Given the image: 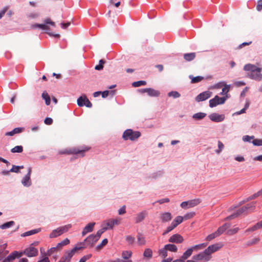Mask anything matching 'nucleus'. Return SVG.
Listing matches in <instances>:
<instances>
[{
    "label": "nucleus",
    "instance_id": "61",
    "mask_svg": "<svg viewBox=\"0 0 262 262\" xmlns=\"http://www.w3.org/2000/svg\"><path fill=\"white\" fill-rule=\"evenodd\" d=\"M194 214L195 213L194 212H190L186 214L183 217L184 218V220H187L192 218L194 216Z\"/></svg>",
    "mask_w": 262,
    "mask_h": 262
},
{
    "label": "nucleus",
    "instance_id": "27",
    "mask_svg": "<svg viewBox=\"0 0 262 262\" xmlns=\"http://www.w3.org/2000/svg\"><path fill=\"white\" fill-rule=\"evenodd\" d=\"M40 231V229H33L30 231H27L26 232H24L23 233L21 236L23 237H25L27 236H30L36 233H38Z\"/></svg>",
    "mask_w": 262,
    "mask_h": 262
},
{
    "label": "nucleus",
    "instance_id": "6",
    "mask_svg": "<svg viewBox=\"0 0 262 262\" xmlns=\"http://www.w3.org/2000/svg\"><path fill=\"white\" fill-rule=\"evenodd\" d=\"M211 256L209 255L208 253L206 252L205 250L203 252L192 256V259L204 262L208 261L211 259Z\"/></svg>",
    "mask_w": 262,
    "mask_h": 262
},
{
    "label": "nucleus",
    "instance_id": "11",
    "mask_svg": "<svg viewBox=\"0 0 262 262\" xmlns=\"http://www.w3.org/2000/svg\"><path fill=\"white\" fill-rule=\"evenodd\" d=\"M212 95V92L209 91L203 92L198 95L195 98L196 102L203 101L210 98Z\"/></svg>",
    "mask_w": 262,
    "mask_h": 262
},
{
    "label": "nucleus",
    "instance_id": "41",
    "mask_svg": "<svg viewBox=\"0 0 262 262\" xmlns=\"http://www.w3.org/2000/svg\"><path fill=\"white\" fill-rule=\"evenodd\" d=\"M152 251L151 249L149 248L145 249L143 253V256L145 257H147L148 258H150L152 257Z\"/></svg>",
    "mask_w": 262,
    "mask_h": 262
},
{
    "label": "nucleus",
    "instance_id": "33",
    "mask_svg": "<svg viewBox=\"0 0 262 262\" xmlns=\"http://www.w3.org/2000/svg\"><path fill=\"white\" fill-rule=\"evenodd\" d=\"M61 235V234L60 231H59V229L58 228L52 231V232L49 235V237L50 238H54Z\"/></svg>",
    "mask_w": 262,
    "mask_h": 262
},
{
    "label": "nucleus",
    "instance_id": "3",
    "mask_svg": "<svg viewBox=\"0 0 262 262\" xmlns=\"http://www.w3.org/2000/svg\"><path fill=\"white\" fill-rule=\"evenodd\" d=\"M98 241V239L96 238L94 234H91L83 242L78 243L77 245L79 247H82L83 249L88 247H93Z\"/></svg>",
    "mask_w": 262,
    "mask_h": 262
},
{
    "label": "nucleus",
    "instance_id": "8",
    "mask_svg": "<svg viewBox=\"0 0 262 262\" xmlns=\"http://www.w3.org/2000/svg\"><path fill=\"white\" fill-rule=\"evenodd\" d=\"M226 100V97H219L218 96H215L214 98L209 100V106L213 107L219 104H224Z\"/></svg>",
    "mask_w": 262,
    "mask_h": 262
},
{
    "label": "nucleus",
    "instance_id": "36",
    "mask_svg": "<svg viewBox=\"0 0 262 262\" xmlns=\"http://www.w3.org/2000/svg\"><path fill=\"white\" fill-rule=\"evenodd\" d=\"M72 227L71 224H68L63 226L59 227V231L61 234L67 232Z\"/></svg>",
    "mask_w": 262,
    "mask_h": 262
},
{
    "label": "nucleus",
    "instance_id": "47",
    "mask_svg": "<svg viewBox=\"0 0 262 262\" xmlns=\"http://www.w3.org/2000/svg\"><path fill=\"white\" fill-rule=\"evenodd\" d=\"M146 84V82L143 80H140L134 82L132 83V85L134 87H139L141 85H145Z\"/></svg>",
    "mask_w": 262,
    "mask_h": 262
},
{
    "label": "nucleus",
    "instance_id": "2",
    "mask_svg": "<svg viewBox=\"0 0 262 262\" xmlns=\"http://www.w3.org/2000/svg\"><path fill=\"white\" fill-rule=\"evenodd\" d=\"M141 136V133L139 131H133L131 129L125 130L122 135V138L124 140H130L135 141Z\"/></svg>",
    "mask_w": 262,
    "mask_h": 262
},
{
    "label": "nucleus",
    "instance_id": "37",
    "mask_svg": "<svg viewBox=\"0 0 262 262\" xmlns=\"http://www.w3.org/2000/svg\"><path fill=\"white\" fill-rule=\"evenodd\" d=\"M70 243V240L66 238L62 241H61L60 243H59L57 246L59 248V249L60 250L63 246L68 245Z\"/></svg>",
    "mask_w": 262,
    "mask_h": 262
},
{
    "label": "nucleus",
    "instance_id": "5",
    "mask_svg": "<svg viewBox=\"0 0 262 262\" xmlns=\"http://www.w3.org/2000/svg\"><path fill=\"white\" fill-rule=\"evenodd\" d=\"M82 249V247L78 246L77 244L72 250L66 251L64 255L62 256V258L63 259L65 262H70L71 258L73 256L75 253L77 251Z\"/></svg>",
    "mask_w": 262,
    "mask_h": 262
},
{
    "label": "nucleus",
    "instance_id": "21",
    "mask_svg": "<svg viewBox=\"0 0 262 262\" xmlns=\"http://www.w3.org/2000/svg\"><path fill=\"white\" fill-rule=\"evenodd\" d=\"M160 219L162 222H168L171 220L172 215L170 212H164L161 214Z\"/></svg>",
    "mask_w": 262,
    "mask_h": 262
},
{
    "label": "nucleus",
    "instance_id": "43",
    "mask_svg": "<svg viewBox=\"0 0 262 262\" xmlns=\"http://www.w3.org/2000/svg\"><path fill=\"white\" fill-rule=\"evenodd\" d=\"M23 151V147L21 145H17L11 149L12 153L18 152L20 153Z\"/></svg>",
    "mask_w": 262,
    "mask_h": 262
},
{
    "label": "nucleus",
    "instance_id": "42",
    "mask_svg": "<svg viewBox=\"0 0 262 262\" xmlns=\"http://www.w3.org/2000/svg\"><path fill=\"white\" fill-rule=\"evenodd\" d=\"M255 202H251L249 204H247L245 206L246 207L247 211H253L255 208Z\"/></svg>",
    "mask_w": 262,
    "mask_h": 262
},
{
    "label": "nucleus",
    "instance_id": "58",
    "mask_svg": "<svg viewBox=\"0 0 262 262\" xmlns=\"http://www.w3.org/2000/svg\"><path fill=\"white\" fill-rule=\"evenodd\" d=\"M260 241V239L259 237H255L252 239H251V241H249V244L248 245H255V244H256L257 243H258Z\"/></svg>",
    "mask_w": 262,
    "mask_h": 262
},
{
    "label": "nucleus",
    "instance_id": "38",
    "mask_svg": "<svg viewBox=\"0 0 262 262\" xmlns=\"http://www.w3.org/2000/svg\"><path fill=\"white\" fill-rule=\"evenodd\" d=\"M189 77L191 80V82L192 83H195L199 82L201 81L204 79L203 77L200 76H198L196 77H193L192 76H190Z\"/></svg>",
    "mask_w": 262,
    "mask_h": 262
},
{
    "label": "nucleus",
    "instance_id": "4",
    "mask_svg": "<svg viewBox=\"0 0 262 262\" xmlns=\"http://www.w3.org/2000/svg\"><path fill=\"white\" fill-rule=\"evenodd\" d=\"M43 22H44V23L41 24H33L31 26V28L33 29L38 28L42 30L48 31V30H50L49 25H50L53 27L55 26V23L54 21H52L50 18H46L43 20Z\"/></svg>",
    "mask_w": 262,
    "mask_h": 262
},
{
    "label": "nucleus",
    "instance_id": "22",
    "mask_svg": "<svg viewBox=\"0 0 262 262\" xmlns=\"http://www.w3.org/2000/svg\"><path fill=\"white\" fill-rule=\"evenodd\" d=\"M147 93L151 97H158L160 94L159 91L151 88H147Z\"/></svg>",
    "mask_w": 262,
    "mask_h": 262
},
{
    "label": "nucleus",
    "instance_id": "16",
    "mask_svg": "<svg viewBox=\"0 0 262 262\" xmlns=\"http://www.w3.org/2000/svg\"><path fill=\"white\" fill-rule=\"evenodd\" d=\"M246 211H247L246 210V207H245V206H243L242 208H241L240 209H239L238 210H237V211L235 213L231 214V215L227 216L226 218V220H232L235 217H236L237 216L242 214V213L246 212Z\"/></svg>",
    "mask_w": 262,
    "mask_h": 262
},
{
    "label": "nucleus",
    "instance_id": "17",
    "mask_svg": "<svg viewBox=\"0 0 262 262\" xmlns=\"http://www.w3.org/2000/svg\"><path fill=\"white\" fill-rule=\"evenodd\" d=\"M221 246L219 244H213L209 246L207 249H205L206 252L211 256V254L217 251H218Z\"/></svg>",
    "mask_w": 262,
    "mask_h": 262
},
{
    "label": "nucleus",
    "instance_id": "54",
    "mask_svg": "<svg viewBox=\"0 0 262 262\" xmlns=\"http://www.w3.org/2000/svg\"><path fill=\"white\" fill-rule=\"evenodd\" d=\"M218 236H219V235H218V234L216 232V231H215V232L208 235L206 237V240H207L208 241H210L214 239V238H215L216 237H217Z\"/></svg>",
    "mask_w": 262,
    "mask_h": 262
},
{
    "label": "nucleus",
    "instance_id": "55",
    "mask_svg": "<svg viewBox=\"0 0 262 262\" xmlns=\"http://www.w3.org/2000/svg\"><path fill=\"white\" fill-rule=\"evenodd\" d=\"M224 147V145L223 144V143L221 141H218V149H216L215 150L216 153L217 154H219L222 151V150L223 149Z\"/></svg>",
    "mask_w": 262,
    "mask_h": 262
},
{
    "label": "nucleus",
    "instance_id": "46",
    "mask_svg": "<svg viewBox=\"0 0 262 262\" xmlns=\"http://www.w3.org/2000/svg\"><path fill=\"white\" fill-rule=\"evenodd\" d=\"M158 253L159 255L163 257H165L167 256V250L165 247L163 248L159 249Z\"/></svg>",
    "mask_w": 262,
    "mask_h": 262
},
{
    "label": "nucleus",
    "instance_id": "63",
    "mask_svg": "<svg viewBox=\"0 0 262 262\" xmlns=\"http://www.w3.org/2000/svg\"><path fill=\"white\" fill-rule=\"evenodd\" d=\"M25 130L24 127H17L13 129V131L14 133V135L23 132Z\"/></svg>",
    "mask_w": 262,
    "mask_h": 262
},
{
    "label": "nucleus",
    "instance_id": "48",
    "mask_svg": "<svg viewBox=\"0 0 262 262\" xmlns=\"http://www.w3.org/2000/svg\"><path fill=\"white\" fill-rule=\"evenodd\" d=\"M105 63V61L103 59L99 60V64L97 65L95 67V69L96 70H101L103 68V64Z\"/></svg>",
    "mask_w": 262,
    "mask_h": 262
},
{
    "label": "nucleus",
    "instance_id": "44",
    "mask_svg": "<svg viewBox=\"0 0 262 262\" xmlns=\"http://www.w3.org/2000/svg\"><path fill=\"white\" fill-rule=\"evenodd\" d=\"M137 239L138 243L140 245H144L145 244V238L142 234H139L137 236Z\"/></svg>",
    "mask_w": 262,
    "mask_h": 262
},
{
    "label": "nucleus",
    "instance_id": "29",
    "mask_svg": "<svg viewBox=\"0 0 262 262\" xmlns=\"http://www.w3.org/2000/svg\"><path fill=\"white\" fill-rule=\"evenodd\" d=\"M60 250L59 249V248L57 247V246H56V247H52L50 249H49L47 252L46 253V252H44L43 253V255L44 256H50L53 253H54L55 251H59Z\"/></svg>",
    "mask_w": 262,
    "mask_h": 262
},
{
    "label": "nucleus",
    "instance_id": "32",
    "mask_svg": "<svg viewBox=\"0 0 262 262\" xmlns=\"http://www.w3.org/2000/svg\"><path fill=\"white\" fill-rule=\"evenodd\" d=\"M147 213L146 212H142L139 213L136 219V223H139L141 222L143 219L145 218V216L146 215Z\"/></svg>",
    "mask_w": 262,
    "mask_h": 262
},
{
    "label": "nucleus",
    "instance_id": "18",
    "mask_svg": "<svg viewBox=\"0 0 262 262\" xmlns=\"http://www.w3.org/2000/svg\"><path fill=\"white\" fill-rule=\"evenodd\" d=\"M209 118L212 121L216 122H221L223 121L224 119V116L219 115L216 113L211 114L209 116Z\"/></svg>",
    "mask_w": 262,
    "mask_h": 262
},
{
    "label": "nucleus",
    "instance_id": "12",
    "mask_svg": "<svg viewBox=\"0 0 262 262\" xmlns=\"http://www.w3.org/2000/svg\"><path fill=\"white\" fill-rule=\"evenodd\" d=\"M120 219L108 220L105 222L106 226L104 227V228H107V230L109 229H112L113 228L114 225H118L120 224Z\"/></svg>",
    "mask_w": 262,
    "mask_h": 262
},
{
    "label": "nucleus",
    "instance_id": "40",
    "mask_svg": "<svg viewBox=\"0 0 262 262\" xmlns=\"http://www.w3.org/2000/svg\"><path fill=\"white\" fill-rule=\"evenodd\" d=\"M206 116V114L204 113H198L196 114H194L192 117L193 118L196 119V120H201L203 119L205 116Z\"/></svg>",
    "mask_w": 262,
    "mask_h": 262
},
{
    "label": "nucleus",
    "instance_id": "14",
    "mask_svg": "<svg viewBox=\"0 0 262 262\" xmlns=\"http://www.w3.org/2000/svg\"><path fill=\"white\" fill-rule=\"evenodd\" d=\"M184 241L183 237L179 234L172 235L168 239L170 243H174L177 244L182 243Z\"/></svg>",
    "mask_w": 262,
    "mask_h": 262
},
{
    "label": "nucleus",
    "instance_id": "15",
    "mask_svg": "<svg viewBox=\"0 0 262 262\" xmlns=\"http://www.w3.org/2000/svg\"><path fill=\"white\" fill-rule=\"evenodd\" d=\"M31 173V168H29L28 173L24 177L22 180L21 183L25 186H30L31 184L30 175Z\"/></svg>",
    "mask_w": 262,
    "mask_h": 262
},
{
    "label": "nucleus",
    "instance_id": "50",
    "mask_svg": "<svg viewBox=\"0 0 262 262\" xmlns=\"http://www.w3.org/2000/svg\"><path fill=\"white\" fill-rule=\"evenodd\" d=\"M168 96L169 97H172L174 98H177L180 96V94L177 91H171L168 93Z\"/></svg>",
    "mask_w": 262,
    "mask_h": 262
},
{
    "label": "nucleus",
    "instance_id": "39",
    "mask_svg": "<svg viewBox=\"0 0 262 262\" xmlns=\"http://www.w3.org/2000/svg\"><path fill=\"white\" fill-rule=\"evenodd\" d=\"M14 224H15V223L14 221H10V222H7V223H4L3 225H1L0 228H1L2 229L9 228L10 227L13 226Z\"/></svg>",
    "mask_w": 262,
    "mask_h": 262
},
{
    "label": "nucleus",
    "instance_id": "60",
    "mask_svg": "<svg viewBox=\"0 0 262 262\" xmlns=\"http://www.w3.org/2000/svg\"><path fill=\"white\" fill-rule=\"evenodd\" d=\"M125 239L128 244H133L135 242V238L132 236L128 235L125 237Z\"/></svg>",
    "mask_w": 262,
    "mask_h": 262
},
{
    "label": "nucleus",
    "instance_id": "59",
    "mask_svg": "<svg viewBox=\"0 0 262 262\" xmlns=\"http://www.w3.org/2000/svg\"><path fill=\"white\" fill-rule=\"evenodd\" d=\"M84 105H85L88 107H91L92 106V103L89 101V100L88 99L86 96L84 95Z\"/></svg>",
    "mask_w": 262,
    "mask_h": 262
},
{
    "label": "nucleus",
    "instance_id": "34",
    "mask_svg": "<svg viewBox=\"0 0 262 262\" xmlns=\"http://www.w3.org/2000/svg\"><path fill=\"white\" fill-rule=\"evenodd\" d=\"M184 220V218L182 216H177L176 218L173 220L172 223L174 224V225L177 227L178 225L180 224L183 222Z\"/></svg>",
    "mask_w": 262,
    "mask_h": 262
},
{
    "label": "nucleus",
    "instance_id": "23",
    "mask_svg": "<svg viewBox=\"0 0 262 262\" xmlns=\"http://www.w3.org/2000/svg\"><path fill=\"white\" fill-rule=\"evenodd\" d=\"M132 252L130 250L123 251L121 253V257L124 260H130L129 258L132 257Z\"/></svg>",
    "mask_w": 262,
    "mask_h": 262
},
{
    "label": "nucleus",
    "instance_id": "9",
    "mask_svg": "<svg viewBox=\"0 0 262 262\" xmlns=\"http://www.w3.org/2000/svg\"><path fill=\"white\" fill-rule=\"evenodd\" d=\"M21 252L23 253V255L25 254L29 257H34L38 255V250L32 246L26 248L24 251Z\"/></svg>",
    "mask_w": 262,
    "mask_h": 262
},
{
    "label": "nucleus",
    "instance_id": "25",
    "mask_svg": "<svg viewBox=\"0 0 262 262\" xmlns=\"http://www.w3.org/2000/svg\"><path fill=\"white\" fill-rule=\"evenodd\" d=\"M230 226V225L229 224H224L223 226L219 227L216 231L218 235H220L226 230Z\"/></svg>",
    "mask_w": 262,
    "mask_h": 262
},
{
    "label": "nucleus",
    "instance_id": "7",
    "mask_svg": "<svg viewBox=\"0 0 262 262\" xmlns=\"http://www.w3.org/2000/svg\"><path fill=\"white\" fill-rule=\"evenodd\" d=\"M201 203L200 199L191 200L188 201L183 202L181 204V207L185 209L196 206Z\"/></svg>",
    "mask_w": 262,
    "mask_h": 262
},
{
    "label": "nucleus",
    "instance_id": "31",
    "mask_svg": "<svg viewBox=\"0 0 262 262\" xmlns=\"http://www.w3.org/2000/svg\"><path fill=\"white\" fill-rule=\"evenodd\" d=\"M41 97L45 100L46 104L49 105L50 104L51 99L48 94L45 91L42 93Z\"/></svg>",
    "mask_w": 262,
    "mask_h": 262
},
{
    "label": "nucleus",
    "instance_id": "28",
    "mask_svg": "<svg viewBox=\"0 0 262 262\" xmlns=\"http://www.w3.org/2000/svg\"><path fill=\"white\" fill-rule=\"evenodd\" d=\"M195 57V53H186L184 55V58L188 61L192 60Z\"/></svg>",
    "mask_w": 262,
    "mask_h": 262
},
{
    "label": "nucleus",
    "instance_id": "26",
    "mask_svg": "<svg viewBox=\"0 0 262 262\" xmlns=\"http://www.w3.org/2000/svg\"><path fill=\"white\" fill-rule=\"evenodd\" d=\"M193 251V249L191 247L188 249L182 255L181 258L182 259L185 260L189 258L192 255Z\"/></svg>",
    "mask_w": 262,
    "mask_h": 262
},
{
    "label": "nucleus",
    "instance_id": "35",
    "mask_svg": "<svg viewBox=\"0 0 262 262\" xmlns=\"http://www.w3.org/2000/svg\"><path fill=\"white\" fill-rule=\"evenodd\" d=\"M6 246H0V260L2 259L8 253V251H5Z\"/></svg>",
    "mask_w": 262,
    "mask_h": 262
},
{
    "label": "nucleus",
    "instance_id": "62",
    "mask_svg": "<svg viewBox=\"0 0 262 262\" xmlns=\"http://www.w3.org/2000/svg\"><path fill=\"white\" fill-rule=\"evenodd\" d=\"M92 256L91 254H88L83 256L79 260V262H85L87 260L89 259Z\"/></svg>",
    "mask_w": 262,
    "mask_h": 262
},
{
    "label": "nucleus",
    "instance_id": "24",
    "mask_svg": "<svg viewBox=\"0 0 262 262\" xmlns=\"http://www.w3.org/2000/svg\"><path fill=\"white\" fill-rule=\"evenodd\" d=\"M261 194H262V189L260 190H259V191H258L257 192H256V193H254V194L252 195L251 196H249L246 200H244L241 203V204L245 203H246L248 201H249L251 200L254 199L256 198L257 197L261 195Z\"/></svg>",
    "mask_w": 262,
    "mask_h": 262
},
{
    "label": "nucleus",
    "instance_id": "56",
    "mask_svg": "<svg viewBox=\"0 0 262 262\" xmlns=\"http://www.w3.org/2000/svg\"><path fill=\"white\" fill-rule=\"evenodd\" d=\"M252 143L255 146H262V139H255L252 141Z\"/></svg>",
    "mask_w": 262,
    "mask_h": 262
},
{
    "label": "nucleus",
    "instance_id": "53",
    "mask_svg": "<svg viewBox=\"0 0 262 262\" xmlns=\"http://www.w3.org/2000/svg\"><path fill=\"white\" fill-rule=\"evenodd\" d=\"M207 246V244L203 243L199 245H196L193 247H192V249L193 250H195L196 249H202L205 248Z\"/></svg>",
    "mask_w": 262,
    "mask_h": 262
},
{
    "label": "nucleus",
    "instance_id": "49",
    "mask_svg": "<svg viewBox=\"0 0 262 262\" xmlns=\"http://www.w3.org/2000/svg\"><path fill=\"white\" fill-rule=\"evenodd\" d=\"M23 168H24L23 166H20L13 165L12 168L10 169V171L13 172L18 173L19 172V170L20 169H22Z\"/></svg>",
    "mask_w": 262,
    "mask_h": 262
},
{
    "label": "nucleus",
    "instance_id": "51",
    "mask_svg": "<svg viewBox=\"0 0 262 262\" xmlns=\"http://www.w3.org/2000/svg\"><path fill=\"white\" fill-rule=\"evenodd\" d=\"M84 96H80L77 99V104L79 106H83L84 105Z\"/></svg>",
    "mask_w": 262,
    "mask_h": 262
},
{
    "label": "nucleus",
    "instance_id": "10",
    "mask_svg": "<svg viewBox=\"0 0 262 262\" xmlns=\"http://www.w3.org/2000/svg\"><path fill=\"white\" fill-rule=\"evenodd\" d=\"M23 255L22 252H18L14 251L11 253L2 262H13L16 258H18Z\"/></svg>",
    "mask_w": 262,
    "mask_h": 262
},
{
    "label": "nucleus",
    "instance_id": "30",
    "mask_svg": "<svg viewBox=\"0 0 262 262\" xmlns=\"http://www.w3.org/2000/svg\"><path fill=\"white\" fill-rule=\"evenodd\" d=\"M164 246H165V248H166V249H167V250H168L171 252H176L178 250L177 247L175 245H173V244H169L165 245Z\"/></svg>",
    "mask_w": 262,
    "mask_h": 262
},
{
    "label": "nucleus",
    "instance_id": "20",
    "mask_svg": "<svg viewBox=\"0 0 262 262\" xmlns=\"http://www.w3.org/2000/svg\"><path fill=\"white\" fill-rule=\"evenodd\" d=\"M260 69H261L252 64H247L244 67V70L245 71H250V73L255 72L257 70Z\"/></svg>",
    "mask_w": 262,
    "mask_h": 262
},
{
    "label": "nucleus",
    "instance_id": "13",
    "mask_svg": "<svg viewBox=\"0 0 262 262\" xmlns=\"http://www.w3.org/2000/svg\"><path fill=\"white\" fill-rule=\"evenodd\" d=\"M261 69L257 70L256 72L250 73L248 74V77L252 79L257 81H260L262 79V74H261Z\"/></svg>",
    "mask_w": 262,
    "mask_h": 262
},
{
    "label": "nucleus",
    "instance_id": "45",
    "mask_svg": "<svg viewBox=\"0 0 262 262\" xmlns=\"http://www.w3.org/2000/svg\"><path fill=\"white\" fill-rule=\"evenodd\" d=\"M108 242L107 239L105 238L103 239L101 243L100 244H98L96 247V249L97 250H101L104 246H105Z\"/></svg>",
    "mask_w": 262,
    "mask_h": 262
},
{
    "label": "nucleus",
    "instance_id": "57",
    "mask_svg": "<svg viewBox=\"0 0 262 262\" xmlns=\"http://www.w3.org/2000/svg\"><path fill=\"white\" fill-rule=\"evenodd\" d=\"M238 230H239V228H237V227L234 228L233 229H230V230H228L227 234L228 235H233V234H235L236 233H237Z\"/></svg>",
    "mask_w": 262,
    "mask_h": 262
},
{
    "label": "nucleus",
    "instance_id": "1",
    "mask_svg": "<svg viewBox=\"0 0 262 262\" xmlns=\"http://www.w3.org/2000/svg\"><path fill=\"white\" fill-rule=\"evenodd\" d=\"M90 147L88 146H82L80 147H73L70 149H66L59 151V154L60 155L66 154V155H72V154H80L81 157H83L84 156V152L89 151L90 149Z\"/></svg>",
    "mask_w": 262,
    "mask_h": 262
},
{
    "label": "nucleus",
    "instance_id": "52",
    "mask_svg": "<svg viewBox=\"0 0 262 262\" xmlns=\"http://www.w3.org/2000/svg\"><path fill=\"white\" fill-rule=\"evenodd\" d=\"M107 230V228H104V227H103L102 229L99 230L97 233L94 235V236L97 238L98 239H99L101 235V234L105 231Z\"/></svg>",
    "mask_w": 262,
    "mask_h": 262
},
{
    "label": "nucleus",
    "instance_id": "64",
    "mask_svg": "<svg viewBox=\"0 0 262 262\" xmlns=\"http://www.w3.org/2000/svg\"><path fill=\"white\" fill-rule=\"evenodd\" d=\"M256 10L258 11H260L262 10V0L258 1L256 6Z\"/></svg>",
    "mask_w": 262,
    "mask_h": 262
},
{
    "label": "nucleus",
    "instance_id": "19",
    "mask_svg": "<svg viewBox=\"0 0 262 262\" xmlns=\"http://www.w3.org/2000/svg\"><path fill=\"white\" fill-rule=\"evenodd\" d=\"M95 223H90L88 224L83 229L82 232V235L84 236L89 232H91L93 230Z\"/></svg>",
    "mask_w": 262,
    "mask_h": 262
}]
</instances>
